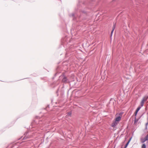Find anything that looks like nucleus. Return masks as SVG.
<instances>
[{
    "mask_svg": "<svg viewBox=\"0 0 148 148\" xmlns=\"http://www.w3.org/2000/svg\"><path fill=\"white\" fill-rule=\"evenodd\" d=\"M147 124H148V122L147 123V124H146L147 125Z\"/></svg>",
    "mask_w": 148,
    "mask_h": 148,
    "instance_id": "12",
    "label": "nucleus"
},
{
    "mask_svg": "<svg viewBox=\"0 0 148 148\" xmlns=\"http://www.w3.org/2000/svg\"><path fill=\"white\" fill-rule=\"evenodd\" d=\"M141 108V107L140 106H139L136 110L134 114L135 116H136L137 115V113L138 111L140 110V108Z\"/></svg>",
    "mask_w": 148,
    "mask_h": 148,
    "instance_id": "4",
    "label": "nucleus"
},
{
    "mask_svg": "<svg viewBox=\"0 0 148 148\" xmlns=\"http://www.w3.org/2000/svg\"><path fill=\"white\" fill-rule=\"evenodd\" d=\"M67 79L66 77H64L62 80V81L63 82H65L67 81Z\"/></svg>",
    "mask_w": 148,
    "mask_h": 148,
    "instance_id": "7",
    "label": "nucleus"
},
{
    "mask_svg": "<svg viewBox=\"0 0 148 148\" xmlns=\"http://www.w3.org/2000/svg\"><path fill=\"white\" fill-rule=\"evenodd\" d=\"M131 138L128 141L127 143V144L125 145V147L124 148H126L128 146V145L129 144V143H130V142L131 140Z\"/></svg>",
    "mask_w": 148,
    "mask_h": 148,
    "instance_id": "6",
    "label": "nucleus"
},
{
    "mask_svg": "<svg viewBox=\"0 0 148 148\" xmlns=\"http://www.w3.org/2000/svg\"><path fill=\"white\" fill-rule=\"evenodd\" d=\"M147 140H148V134L144 138H141L140 139V141L142 143H144Z\"/></svg>",
    "mask_w": 148,
    "mask_h": 148,
    "instance_id": "1",
    "label": "nucleus"
},
{
    "mask_svg": "<svg viewBox=\"0 0 148 148\" xmlns=\"http://www.w3.org/2000/svg\"><path fill=\"white\" fill-rule=\"evenodd\" d=\"M121 119V117L120 116H118L115 119V121L118 122V123L120 121Z\"/></svg>",
    "mask_w": 148,
    "mask_h": 148,
    "instance_id": "2",
    "label": "nucleus"
},
{
    "mask_svg": "<svg viewBox=\"0 0 148 148\" xmlns=\"http://www.w3.org/2000/svg\"><path fill=\"white\" fill-rule=\"evenodd\" d=\"M118 123V122L114 121L111 125V126L113 127H114Z\"/></svg>",
    "mask_w": 148,
    "mask_h": 148,
    "instance_id": "3",
    "label": "nucleus"
},
{
    "mask_svg": "<svg viewBox=\"0 0 148 148\" xmlns=\"http://www.w3.org/2000/svg\"><path fill=\"white\" fill-rule=\"evenodd\" d=\"M114 31H113L112 30L111 32V36H112V33H113V32Z\"/></svg>",
    "mask_w": 148,
    "mask_h": 148,
    "instance_id": "11",
    "label": "nucleus"
},
{
    "mask_svg": "<svg viewBox=\"0 0 148 148\" xmlns=\"http://www.w3.org/2000/svg\"><path fill=\"white\" fill-rule=\"evenodd\" d=\"M144 103V102L143 101H141L140 103V105L141 107H142L143 106Z\"/></svg>",
    "mask_w": 148,
    "mask_h": 148,
    "instance_id": "10",
    "label": "nucleus"
},
{
    "mask_svg": "<svg viewBox=\"0 0 148 148\" xmlns=\"http://www.w3.org/2000/svg\"><path fill=\"white\" fill-rule=\"evenodd\" d=\"M115 26H116V25L115 24H114L113 25V26L112 27V30L113 31H114L115 28Z\"/></svg>",
    "mask_w": 148,
    "mask_h": 148,
    "instance_id": "9",
    "label": "nucleus"
},
{
    "mask_svg": "<svg viewBox=\"0 0 148 148\" xmlns=\"http://www.w3.org/2000/svg\"><path fill=\"white\" fill-rule=\"evenodd\" d=\"M148 98V97H145L143 98L142 101L145 102L147 100Z\"/></svg>",
    "mask_w": 148,
    "mask_h": 148,
    "instance_id": "5",
    "label": "nucleus"
},
{
    "mask_svg": "<svg viewBox=\"0 0 148 148\" xmlns=\"http://www.w3.org/2000/svg\"><path fill=\"white\" fill-rule=\"evenodd\" d=\"M146 148V145L145 144H143L141 146V148Z\"/></svg>",
    "mask_w": 148,
    "mask_h": 148,
    "instance_id": "8",
    "label": "nucleus"
}]
</instances>
